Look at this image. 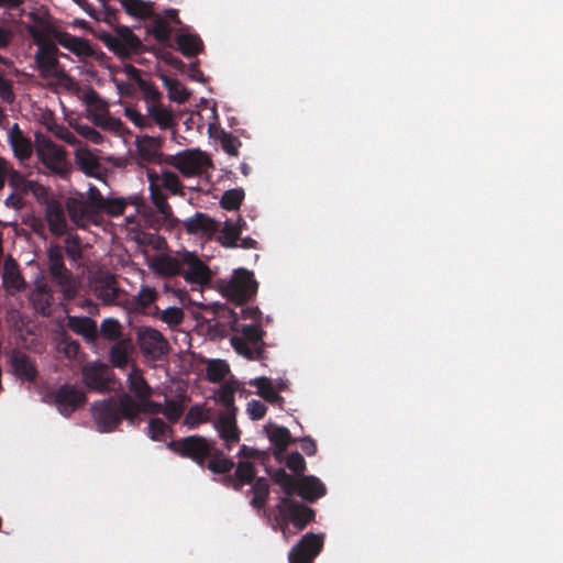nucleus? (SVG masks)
<instances>
[{"label": "nucleus", "mask_w": 563, "mask_h": 563, "mask_svg": "<svg viewBox=\"0 0 563 563\" xmlns=\"http://www.w3.org/2000/svg\"><path fill=\"white\" fill-rule=\"evenodd\" d=\"M167 448L180 457L191 460L202 468L213 474H227L235 464L222 450L216 446L213 440L201 435H188L173 440Z\"/></svg>", "instance_id": "1"}, {"label": "nucleus", "mask_w": 563, "mask_h": 563, "mask_svg": "<svg viewBox=\"0 0 563 563\" xmlns=\"http://www.w3.org/2000/svg\"><path fill=\"white\" fill-rule=\"evenodd\" d=\"M220 316L228 319L230 331L238 333L230 340L235 352L251 361L262 360L265 331L261 323L243 324L239 321L238 311L229 308H223Z\"/></svg>", "instance_id": "2"}, {"label": "nucleus", "mask_w": 563, "mask_h": 563, "mask_svg": "<svg viewBox=\"0 0 563 563\" xmlns=\"http://www.w3.org/2000/svg\"><path fill=\"white\" fill-rule=\"evenodd\" d=\"M147 179L150 183L151 199L163 220L170 227H175L178 220L173 214V209L167 202V195L164 190L172 195L184 196V187L179 177L174 172L163 169L162 173L147 170Z\"/></svg>", "instance_id": "3"}, {"label": "nucleus", "mask_w": 563, "mask_h": 563, "mask_svg": "<svg viewBox=\"0 0 563 563\" xmlns=\"http://www.w3.org/2000/svg\"><path fill=\"white\" fill-rule=\"evenodd\" d=\"M124 397H129V394L123 393L118 397H109L92 404L91 412L99 432H113L123 420L133 427V417L128 413L130 407Z\"/></svg>", "instance_id": "4"}, {"label": "nucleus", "mask_w": 563, "mask_h": 563, "mask_svg": "<svg viewBox=\"0 0 563 563\" xmlns=\"http://www.w3.org/2000/svg\"><path fill=\"white\" fill-rule=\"evenodd\" d=\"M46 254L51 282L59 287L64 300L75 299L78 294V286L73 272L65 265L63 247L58 244H51Z\"/></svg>", "instance_id": "5"}, {"label": "nucleus", "mask_w": 563, "mask_h": 563, "mask_svg": "<svg viewBox=\"0 0 563 563\" xmlns=\"http://www.w3.org/2000/svg\"><path fill=\"white\" fill-rule=\"evenodd\" d=\"M258 284L253 272L245 268H238L231 278L223 283L221 291L223 296L238 306L250 301L257 292Z\"/></svg>", "instance_id": "6"}, {"label": "nucleus", "mask_w": 563, "mask_h": 563, "mask_svg": "<svg viewBox=\"0 0 563 563\" xmlns=\"http://www.w3.org/2000/svg\"><path fill=\"white\" fill-rule=\"evenodd\" d=\"M46 402L54 405L58 412L68 418L87 401L85 390L75 384H64L46 395Z\"/></svg>", "instance_id": "7"}, {"label": "nucleus", "mask_w": 563, "mask_h": 563, "mask_svg": "<svg viewBox=\"0 0 563 563\" xmlns=\"http://www.w3.org/2000/svg\"><path fill=\"white\" fill-rule=\"evenodd\" d=\"M59 51L56 44L38 47L34 55L36 68L42 78H56L60 84H73V78L66 73L58 60Z\"/></svg>", "instance_id": "8"}, {"label": "nucleus", "mask_w": 563, "mask_h": 563, "mask_svg": "<svg viewBox=\"0 0 563 563\" xmlns=\"http://www.w3.org/2000/svg\"><path fill=\"white\" fill-rule=\"evenodd\" d=\"M36 153L42 164L53 174L65 176L69 172L64 146L49 137H36Z\"/></svg>", "instance_id": "9"}, {"label": "nucleus", "mask_w": 563, "mask_h": 563, "mask_svg": "<svg viewBox=\"0 0 563 563\" xmlns=\"http://www.w3.org/2000/svg\"><path fill=\"white\" fill-rule=\"evenodd\" d=\"M103 44L122 58L137 54L143 48L142 41L128 26H118L115 34L104 33L100 36Z\"/></svg>", "instance_id": "10"}, {"label": "nucleus", "mask_w": 563, "mask_h": 563, "mask_svg": "<svg viewBox=\"0 0 563 563\" xmlns=\"http://www.w3.org/2000/svg\"><path fill=\"white\" fill-rule=\"evenodd\" d=\"M136 340L143 355L152 361H161L169 352L168 341L156 329L150 327L139 328Z\"/></svg>", "instance_id": "11"}, {"label": "nucleus", "mask_w": 563, "mask_h": 563, "mask_svg": "<svg viewBox=\"0 0 563 563\" xmlns=\"http://www.w3.org/2000/svg\"><path fill=\"white\" fill-rule=\"evenodd\" d=\"M82 382L89 390L109 393L114 385V373L101 362H89L81 369Z\"/></svg>", "instance_id": "12"}, {"label": "nucleus", "mask_w": 563, "mask_h": 563, "mask_svg": "<svg viewBox=\"0 0 563 563\" xmlns=\"http://www.w3.org/2000/svg\"><path fill=\"white\" fill-rule=\"evenodd\" d=\"M323 548V536L312 532L306 533L288 553L289 563H310L319 555Z\"/></svg>", "instance_id": "13"}, {"label": "nucleus", "mask_w": 563, "mask_h": 563, "mask_svg": "<svg viewBox=\"0 0 563 563\" xmlns=\"http://www.w3.org/2000/svg\"><path fill=\"white\" fill-rule=\"evenodd\" d=\"M277 509L280 516L285 520L291 521L298 530H302L314 519L313 509L288 497L280 498Z\"/></svg>", "instance_id": "14"}, {"label": "nucleus", "mask_w": 563, "mask_h": 563, "mask_svg": "<svg viewBox=\"0 0 563 563\" xmlns=\"http://www.w3.org/2000/svg\"><path fill=\"white\" fill-rule=\"evenodd\" d=\"M212 165L210 157L200 150L181 151L178 166L185 177L200 176Z\"/></svg>", "instance_id": "15"}, {"label": "nucleus", "mask_w": 563, "mask_h": 563, "mask_svg": "<svg viewBox=\"0 0 563 563\" xmlns=\"http://www.w3.org/2000/svg\"><path fill=\"white\" fill-rule=\"evenodd\" d=\"M93 292L98 299L104 305H120L124 302L121 298L125 296V291L118 286V282L114 275L107 274L96 279L93 286Z\"/></svg>", "instance_id": "16"}, {"label": "nucleus", "mask_w": 563, "mask_h": 563, "mask_svg": "<svg viewBox=\"0 0 563 563\" xmlns=\"http://www.w3.org/2000/svg\"><path fill=\"white\" fill-rule=\"evenodd\" d=\"M187 269H181V276L191 284L206 285L211 279L209 267L195 254L185 252L181 257Z\"/></svg>", "instance_id": "17"}, {"label": "nucleus", "mask_w": 563, "mask_h": 563, "mask_svg": "<svg viewBox=\"0 0 563 563\" xmlns=\"http://www.w3.org/2000/svg\"><path fill=\"white\" fill-rule=\"evenodd\" d=\"M9 186L21 196L33 195L37 201H45L48 196V189L36 180L27 179L18 170L9 173Z\"/></svg>", "instance_id": "18"}, {"label": "nucleus", "mask_w": 563, "mask_h": 563, "mask_svg": "<svg viewBox=\"0 0 563 563\" xmlns=\"http://www.w3.org/2000/svg\"><path fill=\"white\" fill-rule=\"evenodd\" d=\"M222 475L221 483L236 492L242 490L244 485H251L257 478L255 466L250 461H239L233 475L230 472Z\"/></svg>", "instance_id": "19"}, {"label": "nucleus", "mask_w": 563, "mask_h": 563, "mask_svg": "<svg viewBox=\"0 0 563 563\" xmlns=\"http://www.w3.org/2000/svg\"><path fill=\"white\" fill-rule=\"evenodd\" d=\"M10 366L12 373L21 380L34 383L38 372L35 362L21 350L14 349L10 355Z\"/></svg>", "instance_id": "20"}, {"label": "nucleus", "mask_w": 563, "mask_h": 563, "mask_svg": "<svg viewBox=\"0 0 563 563\" xmlns=\"http://www.w3.org/2000/svg\"><path fill=\"white\" fill-rule=\"evenodd\" d=\"M30 302L36 313L43 317L52 314L54 296L51 286L43 278L35 282L34 289L30 294Z\"/></svg>", "instance_id": "21"}, {"label": "nucleus", "mask_w": 563, "mask_h": 563, "mask_svg": "<svg viewBox=\"0 0 563 563\" xmlns=\"http://www.w3.org/2000/svg\"><path fill=\"white\" fill-rule=\"evenodd\" d=\"M66 210L70 221L80 229H86L90 223L97 222V216L90 211L82 197H69L66 200Z\"/></svg>", "instance_id": "22"}, {"label": "nucleus", "mask_w": 563, "mask_h": 563, "mask_svg": "<svg viewBox=\"0 0 563 563\" xmlns=\"http://www.w3.org/2000/svg\"><path fill=\"white\" fill-rule=\"evenodd\" d=\"M45 203V220L48 224L49 231L56 236H62L67 231V221L65 210L60 202L55 199H47Z\"/></svg>", "instance_id": "23"}, {"label": "nucleus", "mask_w": 563, "mask_h": 563, "mask_svg": "<svg viewBox=\"0 0 563 563\" xmlns=\"http://www.w3.org/2000/svg\"><path fill=\"white\" fill-rule=\"evenodd\" d=\"M158 296L159 294L155 288L143 285L137 295L133 296L131 299H124L122 306L130 312L146 314L148 313V309L158 299Z\"/></svg>", "instance_id": "24"}, {"label": "nucleus", "mask_w": 563, "mask_h": 563, "mask_svg": "<svg viewBox=\"0 0 563 563\" xmlns=\"http://www.w3.org/2000/svg\"><path fill=\"white\" fill-rule=\"evenodd\" d=\"M55 41L78 57H92L95 55L93 46L88 40L71 35L62 29L55 34Z\"/></svg>", "instance_id": "25"}, {"label": "nucleus", "mask_w": 563, "mask_h": 563, "mask_svg": "<svg viewBox=\"0 0 563 563\" xmlns=\"http://www.w3.org/2000/svg\"><path fill=\"white\" fill-rule=\"evenodd\" d=\"M163 140L161 137L142 135L136 139L139 158L145 164H156L159 159Z\"/></svg>", "instance_id": "26"}, {"label": "nucleus", "mask_w": 563, "mask_h": 563, "mask_svg": "<svg viewBox=\"0 0 563 563\" xmlns=\"http://www.w3.org/2000/svg\"><path fill=\"white\" fill-rule=\"evenodd\" d=\"M3 287L7 292L10 295H14L15 292L22 291L25 289V280L22 276L19 265L15 260L9 256L4 261L3 265V274H2Z\"/></svg>", "instance_id": "27"}, {"label": "nucleus", "mask_w": 563, "mask_h": 563, "mask_svg": "<svg viewBox=\"0 0 563 563\" xmlns=\"http://www.w3.org/2000/svg\"><path fill=\"white\" fill-rule=\"evenodd\" d=\"M269 441L274 444V456L277 461H282L287 446L294 441L289 430L286 427L271 424L265 427Z\"/></svg>", "instance_id": "28"}, {"label": "nucleus", "mask_w": 563, "mask_h": 563, "mask_svg": "<svg viewBox=\"0 0 563 563\" xmlns=\"http://www.w3.org/2000/svg\"><path fill=\"white\" fill-rule=\"evenodd\" d=\"M36 24L30 25L27 27V32L31 35L32 40L38 47H43L48 44H55L53 40H55V34L60 31L59 27L43 21L41 18L35 19Z\"/></svg>", "instance_id": "29"}, {"label": "nucleus", "mask_w": 563, "mask_h": 563, "mask_svg": "<svg viewBox=\"0 0 563 563\" xmlns=\"http://www.w3.org/2000/svg\"><path fill=\"white\" fill-rule=\"evenodd\" d=\"M125 402L129 405V416L133 417V427L139 424V415H159L163 413V404L151 400L150 398L136 401L134 397L129 394V397H124Z\"/></svg>", "instance_id": "30"}, {"label": "nucleus", "mask_w": 563, "mask_h": 563, "mask_svg": "<svg viewBox=\"0 0 563 563\" xmlns=\"http://www.w3.org/2000/svg\"><path fill=\"white\" fill-rule=\"evenodd\" d=\"M67 327L74 333L81 335L87 342H95L97 340V324L89 317L68 316Z\"/></svg>", "instance_id": "31"}, {"label": "nucleus", "mask_w": 563, "mask_h": 563, "mask_svg": "<svg viewBox=\"0 0 563 563\" xmlns=\"http://www.w3.org/2000/svg\"><path fill=\"white\" fill-rule=\"evenodd\" d=\"M325 493L324 484L314 476H302L298 479L297 494L307 501L313 503L324 496Z\"/></svg>", "instance_id": "32"}, {"label": "nucleus", "mask_w": 563, "mask_h": 563, "mask_svg": "<svg viewBox=\"0 0 563 563\" xmlns=\"http://www.w3.org/2000/svg\"><path fill=\"white\" fill-rule=\"evenodd\" d=\"M220 438L224 441L225 448L231 450L240 441V430L238 429L234 417L222 415L216 423Z\"/></svg>", "instance_id": "33"}, {"label": "nucleus", "mask_w": 563, "mask_h": 563, "mask_svg": "<svg viewBox=\"0 0 563 563\" xmlns=\"http://www.w3.org/2000/svg\"><path fill=\"white\" fill-rule=\"evenodd\" d=\"M184 228L189 234H212L218 231L217 222L202 212H196L194 217L184 221Z\"/></svg>", "instance_id": "34"}, {"label": "nucleus", "mask_w": 563, "mask_h": 563, "mask_svg": "<svg viewBox=\"0 0 563 563\" xmlns=\"http://www.w3.org/2000/svg\"><path fill=\"white\" fill-rule=\"evenodd\" d=\"M9 141L13 148L14 155L21 159H27L33 152L31 141L24 136L23 132L15 123L9 132Z\"/></svg>", "instance_id": "35"}, {"label": "nucleus", "mask_w": 563, "mask_h": 563, "mask_svg": "<svg viewBox=\"0 0 563 563\" xmlns=\"http://www.w3.org/2000/svg\"><path fill=\"white\" fill-rule=\"evenodd\" d=\"M128 388L131 393L130 395L132 397L134 396L136 401L151 398L153 393L152 387L145 380L142 373L136 368H133L128 375Z\"/></svg>", "instance_id": "36"}, {"label": "nucleus", "mask_w": 563, "mask_h": 563, "mask_svg": "<svg viewBox=\"0 0 563 563\" xmlns=\"http://www.w3.org/2000/svg\"><path fill=\"white\" fill-rule=\"evenodd\" d=\"M188 397L185 393H179L176 398L165 397V404L163 405V413L170 423H176L181 418Z\"/></svg>", "instance_id": "37"}, {"label": "nucleus", "mask_w": 563, "mask_h": 563, "mask_svg": "<svg viewBox=\"0 0 563 563\" xmlns=\"http://www.w3.org/2000/svg\"><path fill=\"white\" fill-rule=\"evenodd\" d=\"M147 113L148 119L152 120V125L156 123L162 130H168L175 125L172 110L161 103L148 104Z\"/></svg>", "instance_id": "38"}, {"label": "nucleus", "mask_w": 563, "mask_h": 563, "mask_svg": "<svg viewBox=\"0 0 563 563\" xmlns=\"http://www.w3.org/2000/svg\"><path fill=\"white\" fill-rule=\"evenodd\" d=\"M251 386L257 388V394L267 402L273 405H280L284 398L275 390L272 380L268 377H256L249 383Z\"/></svg>", "instance_id": "39"}, {"label": "nucleus", "mask_w": 563, "mask_h": 563, "mask_svg": "<svg viewBox=\"0 0 563 563\" xmlns=\"http://www.w3.org/2000/svg\"><path fill=\"white\" fill-rule=\"evenodd\" d=\"M79 169L89 176H97L101 169V164L95 154L89 150H78L75 156Z\"/></svg>", "instance_id": "40"}, {"label": "nucleus", "mask_w": 563, "mask_h": 563, "mask_svg": "<svg viewBox=\"0 0 563 563\" xmlns=\"http://www.w3.org/2000/svg\"><path fill=\"white\" fill-rule=\"evenodd\" d=\"M250 493L253 494L251 498V506L257 510L263 509L268 500L269 485L265 477H257L252 484Z\"/></svg>", "instance_id": "41"}, {"label": "nucleus", "mask_w": 563, "mask_h": 563, "mask_svg": "<svg viewBox=\"0 0 563 563\" xmlns=\"http://www.w3.org/2000/svg\"><path fill=\"white\" fill-rule=\"evenodd\" d=\"M131 344L130 339L119 340L109 351V361L112 366L123 368L129 363V347Z\"/></svg>", "instance_id": "42"}, {"label": "nucleus", "mask_w": 563, "mask_h": 563, "mask_svg": "<svg viewBox=\"0 0 563 563\" xmlns=\"http://www.w3.org/2000/svg\"><path fill=\"white\" fill-rule=\"evenodd\" d=\"M176 42L178 49L186 57L197 56L203 47L201 38L194 34H180L176 37Z\"/></svg>", "instance_id": "43"}, {"label": "nucleus", "mask_w": 563, "mask_h": 563, "mask_svg": "<svg viewBox=\"0 0 563 563\" xmlns=\"http://www.w3.org/2000/svg\"><path fill=\"white\" fill-rule=\"evenodd\" d=\"M124 11L136 19L143 20L153 14V3L143 0H118Z\"/></svg>", "instance_id": "44"}, {"label": "nucleus", "mask_w": 563, "mask_h": 563, "mask_svg": "<svg viewBox=\"0 0 563 563\" xmlns=\"http://www.w3.org/2000/svg\"><path fill=\"white\" fill-rule=\"evenodd\" d=\"M274 483L279 485L285 493V497L290 498L298 489V481L289 475L285 470L278 468L272 475Z\"/></svg>", "instance_id": "45"}, {"label": "nucleus", "mask_w": 563, "mask_h": 563, "mask_svg": "<svg viewBox=\"0 0 563 563\" xmlns=\"http://www.w3.org/2000/svg\"><path fill=\"white\" fill-rule=\"evenodd\" d=\"M100 335L108 341L118 342L122 339V324L114 318H107L100 324Z\"/></svg>", "instance_id": "46"}, {"label": "nucleus", "mask_w": 563, "mask_h": 563, "mask_svg": "<svg viewBox=\"0 0 563 563\" xmlns=\"http://www.w3.org/2000/svg\"><path fill=\"white\" fill-rule=\"evenodd\" d=\"M163 322L174 328L183 323L185 313L184 310L179 307H168L165 310H161L158 307H155V313Z\"/></svg>", "instance_id": "47"}, {"label": "nucleus", "mask_w": 563, "mask_h": 563, "mask_svg": "<svg viewBox=\"0 0 563 563\" xmlns=\"http://www.w3.org/2000/svg\"><path fill=\"white\" fill-rule=\"evenodd\" d=\"M244 190L242 188H233L224 191L220 200V206L229 211L238 210L244 199Z\"/></svg>", "instance_id": "48"}, {"label": "nucleus", "mask_w": 563, "mask_h": 563, "mask_svg": "<svg viewBox=\"0 0 563 563\" xmlns=\"http://www.w3.org/2000/svg\"><path fill=\"white\" fill-rule=\"evenodd\" d=\"M229 365L222 360H212L206 368V376L210 383L221 382L229 373Z\"/></svg>", "instance_id": "49"}, {"label": "nucleus", "mask_w": 563, "mask_h": 563, "mask_svg": "<svg viewBox=\"0 0 563 563\" xmlns=\"http://www.w3.org/2000/svg\"><path fill=\"white\" fill-rule=\"evenodd\" d=\"M165 86L168 90V97L177 103H185L189 99V91L176 79H165Z\"/></svg>", "instance_id": "50"}, {"label": "nucleus", "mask_w": 563, "mask_h": 563, "mask_svg": "<svg viewBox=\"0 0 563 563\" xmlns=\"http://www.w3.org/2000/svg\"><path fill=\"white\" fill-rule=\"evenodd\" d=\"M167 432H172L170 427L161 418H152L148 422L147 434L153 441H162Z\"/></svg>", "instance_id": "51"}, {"label": "nucleus", "mask_w": 563, "mask_h": 563, "mask_svg": "<svg viewBox=\"0 0 563 563\" xmlns=\"http://www.w3.org/2000/svg\"><path fill=\"white\" fill-rule=\"evenodd\" d=\"M151 33L158 42L166 43L170 40L172 27L165 19L157 16L152 23Z\"/></svg>", "instance_id": "52"}, {"label": "nucleus", "mask_w": 563, "mask_h": 563, "mask_svg": "<svg viewBox=\"0 0 563 563\" xmlns=\"http://www.w3.org/2000/svg\"><path fill=\"white\" fill-rule=\"evenodd\" d=\"M240 234L241 228L227 221L221 231L219 240L221 241L222 245L227 247H234L236 246V241L240 239Z\"/></svg>", "instance_id": "53"}, {"label": "nucleus", "mask_w": 563, "mask_h": 563, "mask_svg": "<svg viewBox=\"0 0 563 563\" xmlns=\"http://www.w3.org/2000/svg\"><path fill=\"white\" fill-rule=\"evenodd\" d=\"M107 199L108 198H104L97 187L91 186L85 201L89 206L90 211H93L98 217L102 213Z\"/></svg>", "instance_id": "54"}, {"label": "nucleus", "mask_w": 563, "mask_h": 563, "mask_svg": "<svg viewBox=\"0 0 563 563\" xmlns=\"http://www.w3.org/2000/svg\"><path fill=\"white\" fill-rule=\"evenodd\" d=\"M220 141H221V146L225 153H228L231 156H238L239 147L242 145V143L238 136H235L231 133H228L225 131H222Z\"/></svg>", "instance_id": "55"}, {"label": "nucleus", "mask_w": 563, "mask_h": 563, "mask_svg": "<svg viewBox=\"0 0 563 563\" xmlns=\"http://www.w3.org/2000/svg\"><path fill=\"white\" fill-rule=\"evenodd\" d=\"M207 416L202 409V407L200 406H194L191 407L186 417H185V420H184V423L189 428V429H195L196 427H198L200 423L202 422H206L207 421Z\"/></svg>", "instance_id": "56"}, {"label": "nucleus", "mask_w": 563, "mask_h": 563, "mask_svg": "<svg viewBox=\"0 0 563 563\" xmlns=\"http://www.w3.org/2000/svg\"><path fill=\"white\" fill-rule=\"evenodd\" d=\"M137 87L143 92L147 106L153 103H159L161 92L151 80H140V85Z\"/></svg>", "instance_id": "57"}, {"label": "nucleus", "mask_w": 563, "mask_h": 563, "mask_svg": "<svg viewBox=\"0 0 563 563\" xmlns=\"http://www.w3.org/2000/svg\"><path fill=\"white\" fill-rule=\"evenodd\" d=\"M126 201L123 198H108L102 213L110 217H119L124 213Z\"/></svg>", "instance_id": "58"}, {"label": "nucleus", "mask_w": 563, "mask_h": 563, "mask_svg": "<svg viewBox=\"0 0 563 563\" xmlns=\"http://www.w3.org/2000/svg\"><path fill=\"white\" fill-rule=\"evenodd\" d=\"M124 114L137 128H152V120L131 107L124 109Z\"/></svg>", "instance_id": "59"}, {"label": "nucleus", "mask_w": 563, "mask_h": 563, "mask_svg": "<svg viewBox=\"0 0 563 563\" xmlns=\"http://www.w3.org/2000/svg\"><path fill=\"white\" fill-rule=\"evenodd\" d=\"M158 271L167 276L181 275L180 263L172 257L162 258L158 263Z\"/></svg>", "instance_id": "60"}, {"label": "nucleus", "mask_w": 563, "mask_h": 563, "mask_svg": "<svg viewBox=\"0 0 563 563\" xmlns=\"http://www.w3.org/2000/svg\"><path fill=\"white\" fill-rule=\"evenodd\" d=\"M0 98L8 103L14 101L13 84L4 78L3 70L0 69Z\"/></svg>", "instance_id": "61"}, {"label": "nucleus", "mask_w": 563, "mask_h": 563, "mask_svg": "<svg viewBox=\"0 0 563 563\" xmlns=\"http://www.w3.org/2000/svg\"><path fill=\"white\" fill-rule=\"evenodd\" d=\"M84 101L89 107H95L96 109L102 111L107 110V103L101 99L99 93L93 88H89L84 92Z\"/></svg>", "instance_id": "62"}, {"label": "nucleus", "mask_w": 563, "mask_h": 563, "mask_svg": "<svg viewBox=\"0 0 563 563\" xmlns=\"http://www.w3.org/2000/svg\"><path fill=\"white\" fill-rule=\"evenodd\" d=\"M14 35L12 26L0 20V49L8 48L13 42Z\"/></svg>", "instance_id": "63"}, {"label": "nucleus", "mask_w": 563, "mask_h": 563, "mask_svg": "<svg viewBox=\"0 0 563 563\" xmlns=\"http://www.w3.org/2000/svg\"><path fill=\"white\" fill-rule=\"evenodd\" d=\"M286 466L290 471L300 474L306 470V461L300 453L292 452L288 455L286 460Z\"/></svg>", "instance_id": "64"}]
</instances>
